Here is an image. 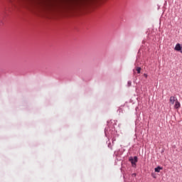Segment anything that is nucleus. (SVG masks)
I'll list each match as a JSON object with an SVG mask.
<instances>
[{
    "mask_svg": "<svg viewBox=\"0 0 182 182\" xmlns=\"http://www.w3.org/2000/svg\"><path fill=\"white\" fill-rule=\"evenodd\" d=\"M129 161H131L132 166L135 167L136 163H137V156H134V158L129 159Z\"/></svg>",
    "mask_w": 182,
    "mask_h": 182,
    "instance_id": "nucleus-1",
    "label": "nucleus"
},
{
    "mask_svg": "<svg viewBox=\"0 0 182 182\" xmlns=\"http://www.w3.org/2000/svg\"><path fill=\"white\" fill-rule=\"evenodd\" d=\"M177 97H174V96H171L170 97L169 99V103H171V105H174V103H176V102H177Z\"/></svg>",
    "mask_w": 182,
    "mask_h": 182,
    "instance_id": "nucleus-2",
    "label": "nucleus"
},
{
    "mask_svg": "<svg viewBox=\"0 0 182 182\" xmlns=\"http://www.w3.org/2000/svg\"><path fill=\"white\" fill-rule=\"evenodd\" d=\"M182 46L180 45V43H177L174 48L175 50H177L178 52H180L181 50Z\"/></svg>",
    "mask_w": 182,
    "mask_h": 182,
    "instance_id": "nucleus-3",
    "label": "nucleus"
},
{
    "mask_svg": "<svg viewBox=\"0 0 182 182\" xmlns=\"http://www.w3.org/2000/svg\"><path fill=\"white\" fill-rule=\"evenodd\" d=\"M181 107V105H180V102H178V100H176V102H175L174 108L180 109Z\"/></svg>",
    "mask_w": 182,
    "mask_h": 182,
    "instance_id": "nucleus-4",
    "label": "nucleus"
},
{
    "mask_svg": "<svg viewBox=\"0 0 182 182\" xmlns=\"http://www.w3.org/2000/svg\"><path fill=\"white\" fill-rule=\"evenodd\" d=\"M154 170H155L156 173H160V170H163V168L160 167V166H158V167L155 168Z\"/></svg>",
    "mask_w": 182,
    "mask_h": 182,
    "instance_id": "nucleus-5",
    "label": "nucleus"
},
{
    "mask_svg": "<svg viewBox=\"0 0 182 182\" xmlns=\"http://www.w3.org/2000/svg\"><path fill=\"white\" fill-rule=\"evenodd\" d=\"M141 70V68H140V67H137V68H136V72H137V73H140Z\"/></svg>",
    "mask_w": 182,
    "mask_h": 182,
    "instance_id": "nucleus-6",
    "label": "nucleus"
},
{
    "mask_svg": "<svg viewBox=\"0 0 182 182\" xmlns=\"http://www.w3.org/2000/svg\"><path fill=\"white\" fill-rule=\"evenodd\" d=\"M128 86H132V81L128 82Z\"/></svg>",
    "mask_w": 182,
    "mask_h": 182,
    "instance_id": "nucleus-7",
    "label": "nucleus"
},
{
    "mask_svg": "<svg viewBox=\"0 0 182 182\" xmlns=\"http://www.w3.org/2000/svg\"><path fill=\"white\" fill-rule=\"evenodd\" d=\"M144 77L147 78V74H144Z\"/></svg>",
    "mask_w": 182,
    "mask_h": 182,
    "instance_id": "nucleus-8",
    "label": "nucleus"
},
{
    "mask_svg": "<svg viewBox=\"0 0 182 182\" xmlns=\"http://www.w3.org/2000/svg\"><path fill=\"white\" fill-rule=\"evenodd\" d=\"M179 52H181V53H182V48H181Z\"/></svg>",
    "mask_w": 182,
    "mask_h": 182,
    "instance_id": "nucleus-9",
    "label": "nucleus"
}]
</instances>
